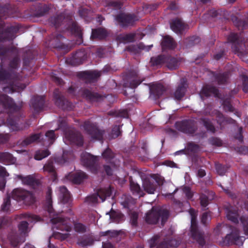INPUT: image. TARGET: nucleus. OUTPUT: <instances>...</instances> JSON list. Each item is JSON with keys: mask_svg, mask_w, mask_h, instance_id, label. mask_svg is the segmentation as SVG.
Masks as SVG:
<instances>
[{"mask_svg": "<svg viewBox=\"0 0 248 248\" xmlns=\"http://www.w3.org/2000/svg\"><path fill=\"white\" fill-rule=\"evenodd\" d=\"M163 183V178L160 175H154L149 180L143 182L144 189L149 194H153L158 186Z\"/></svg>", "mask_w": 248, "mask_h": 248, "instance_id": "f257e3e1", "label": "nucleus"}, {"mask_svg": "<svg viewBox=\"0 0 248 248\" xmlns=\"http://www.w3.org/2000/svg\"><path fill=\"white\" fill-rule=\"evenodd\" d=\"M110 189H101L97 192V196H93L90 198V201L93 203H97L103 202L105 200V197L109 196L110 195Z\"/></svg>", "mask_w": 248, "mask_h": 248, "instance_id": "f03ea898", "label": "nucleus"}, {"mask_svg": "<svg viewBox=\"0 0 248 248\" xmlns=\"http://www.w3.org/2000/svg\"><path fill=\"white\" fill-rule=\"evenodd\" d=\"M13 196L15 198H19L26 202H32L33 198L31 193L21 189H16L13 191Z\"/></svg>", "mask_w": 248, "mask_h": 248, "instance_id": "7ed1b4c3", "label": "nucleus"}, {"mask_svg": "<svg viewBox=\"0 0 248 248\" xmlns=\"http://www.w3.org/2000/svg\"><path fill=\"white\" fill-rule=\"evenodd\" d=\"M195 214H196V213L191 211L190 214L191 216V234L192 236L193 237L194 239H196L197 241H199V238H200V236H199V235H200V234L196 229Z\"/></svg>", "mask_w": 248, "mask_h": 248, "instance_id": "20e7f679", "label": "nucleus"}, {"mask_svg": "<svg viewBox=\"0 0 248 248\" xmlns=\"http://www.w3.org/2000/svg\"><path fill=\"white\" fill-rule=\"evenodd\" d=\"M170 27L172 30L177 33L183 30L185 25L180 19H176L171 22Z\"/></svg>", "mask_w": 248, "mask_h": 248, "instance_id": "39448f33", "label": "nucleus"}, {"mask_svg": "<svg viewBox=\"0 0 248 248\" xmlns=\"http://www.w3.org/2000/svg\"><path fill=\"white\" fill-rule=\"evenodd\" d=\"M59 191V199L63 203L68 202L70 196L67 189L65 187H62L60 188Z\"/></svg>", "mask_w": 248, "mask_h": 248, "instance_id": "423d86ee", "label": "nucleus"}, {"mask_svg": "<svg viewBox=\"0 0 248 248\" xmlns=\"http://www.w3.org/2000/svg\"><path fill=\"white\" fill-rule=\"evenodd\" d=\"M87 177L86 174L82 171L77 172L75 174L70 176V180L76 184H79Z\"/></svg>", "mask_w": 248, "mask_h": 248, "instance_id": "0eeeda50", "label": "nucleus"}, {"mask_svg": "<svg viewBox=\"0 0 248 248\" xmlns=\"http://www.w3.org/2000/svg\"><path fill=\"white\" fill-rule=\"evenodd\" d=\"M96 159V157H94L88 153H85L81 156L82 161L84 164L87 165L94 163Z\"/></svg>", "mask_w": 248, "mask_h": 248, "instance_id": "6e6552de", "label": "nucleus"}, {"mask_svg": "<svg viewBox=\"0 0 248 248\" xmlns=\"http://www.w3.org/2000/svg\"><path fill=\"white\" fill-rule=\"evenodd\" d=\"M158 217L154 210L147 214L146 219L149 223H156L158 221Z\"/></svg>", "mask_w": 248, "mask_h": 248, "instance_id": "1a4fd4ad", "label": "nucleus"}, {"mask_svg": "<svg viewBox=\"0 0 248 248\" xmlns=\"http://www.w3.org/2000/svg\"><path fill=\"white\" fill-rule=\"evenodd\" d=\"M135 35L133 33L129 34H121L118 37V40L122 42L126 43L132 41Z\"/></svg>", "mask_w": 248, "mask_h": 248, "instance_id": "9d476101", "label": "nucleus"}, {"mask_svg": "<svg viewBox=\"0 0 248 248\" xmlns=\"http://www.w3.org/2000/svg\"><path fill=\"white\" fill-rule=\"evenodd\" d=\"M106 35V31L102 29L94 30L92 32V37L94 38H103Z\"/></svg>", "mask_w": 248, "mask_h": 248, "instance_id": "9b49d317", "label": "nucleus"}, {"mask_svg": "<svg viewBox=\"0 0 248 248\" xmlns=\"http://www.w3.org/2000/svg\"><path fill=\"white\" fill-rule=\"evenodd\" d=\"M12 103V100L7 96L3 95L0 96V104H2L4 107H11Z\"/></svg>", "mask_w": 248, "mask_h": 248, "instance_id": "f8f14e48", "label": "nucleus"}, {"mask_svg": "<svg viewBox=\"0 0 248 248\" xmlns=\"http://www.w3.org/2000/svg\"><path fill=\"white\" fill-rule=\"evenodd\" d=\"M118 20L121 22L123 26L132 24L131 17L129 16L122 15V17L118 18Z\"/></svg>", "mask_w": 248, "mask_h": 248, "instance_id": "ddd939ff", "label": "nucleus"}, {"mask_svg": "<svg viewBox=\"0 0 248 248\" xmlns=\"http://www.w3.org/2000/svg\"><path fill=\"white\" fill-rule=\"evenodd\" d=\"M241 224L244 233L248 235V218L244 217L241 218Z\"/></svg>", "mask_w": 248, "mask_h": 248, "instance_id": "4468645a", "label": "nucleus"}, {"mask_svg": "<svg viewBox=\"0 0 248 248\" xmlns=\"http://www.w3.org/2000/svg\"><path fill=\"white\" fill-rule=\"evenodd\" d=\"M163 46H166L169 48H172L174 47L173 39L170 36L166 37L162 42Z\"/></svg>", "mask_w": 248, "mask_h": 248, "instance_id": "2eb2a0df", "label": "nucleus"}, {"mask_svg": "<svg viewBox=\"0 0 248 248\" xmlns=\"http://www.w3.org/2000/svg\"><path fill=\"white\" fill-rule=\"evenodd\" d=\"M49 155V152L46 150L42 151H38L36 152L34 158L36 160H40L47 156Z\"/></svg>", "mask_w": 248, "mask_h": 248, "instance_id": "dca6fc26", "label": "nucleus"}, {"mask_svg": "<svg viewBox=\"0 0 248 248\" xmlns=\"http://www.w3.org/2000/svg\"><path fill=\"white\" fill-rule=\"evenodd\" d=\"M19 231L21 234H24L28 231V223L27 222H22L19 225Z\"/></svg>", "mask_w": 248, "mask_h": 248, "instance_id": "f3484780", "label": "nucleus"}, {"mask_svg": "<svg viewBox=\"0 0 248 248\" xmlns=\"http://www.w3.org/2000/svg\"><path fill=\"white\" fill-rule=\"evenodd\" d=\"M130 187L133 192L138 193L140 197L142 196V194H140V186L137 183L131 182Z\"/></svg>", "mask_w": 248, "mask_h": 248, "instance_id": "a211bd4d", "label": "nucleus"}, {"mask_svg": "<svg viewBox=\"0 0 248 248\" xmlns=\"http://www.w3.org/2000/svg\"><path fill=\"white\" fill-rule=\"evenodd\" d=\"M237 214L232 211H229L227 214V217L228 219L231 220L233 222H237Z\"/></svg>", "mask_w": 248, "mask_h": 248, "instance_id": "6ab92c4d", "label": "nucleus"}, {"mask_svg": "<svg viewBox=\"0 0 248 248\" xmlns=\"http://www.w3.org/2000/svg\"><path fill=\"white\" fill-rule=\"evenodd\" d=\"M185 93V89L184 87L178 88L175 92V97L177 99H181Z\"/></svg>", "mask_w": 248, "mask_h": 248, "instance_id": "aec40b11", "label": "nucleus"}, {"mask_svg": "<svg viewBox=\"0 0 248 248\" xmlns=\"http://www.w3.org/2000/svg\"><path fill=\"white\" fill-rule=\"evenodd\" d=\"M110 217L115 221H119V219L122 218L123 215L119 213L111 212L110 215Z\"/></svg>", "mask_w": 248, "mask_h": 248, "instance_id": "412c9836", "label": "nucleus"}, {"mask_svg": "<svg viewBox=\"0 0 248 248\" xmlns=\"http://www.w3.org/2000/svg\"><path fill=\"white\" fill-rule=\"evenodd\" d=\"M52 221L53 223H56L57 222H62V223L63 225L66 226L65 229L66 230V231H69L70 227L67 225V221L65 220H64L63 219L59 217L57 219V220H56L55 219H53L52 220Z\"/></svg>", "mask_w": 248, "mask_h": 248, "instance_id": "4be33fe9", "label": "nucleus"}, {"mask_svg": "<svg viewBox=\"0 0 248 248\" xmlns=\"http://www.w3.org/2000/svg\"><path fill=\"white\" fill-rule=\"evenodd\" d=\"M39 137H40V135H38V134L34 135L32 136L31 137L29 138V139L28 140L27 143H31L33 141H35L38 139H39Z\"/></svg>", "mask_w": 248, "mask_h": 248, "instance_id": "5701e85b", "label": "nucleus"}, {"mask_svg": "<svg viewBox=\"0 0 248 248\" xmlns=\"http://www.w3.org/2000/svg\"><path fill=\"white\" fill-rule=\"evenodd\" d=\"M102 155L105 158H107L108 156L109 158H110L112 156V154L110 149L106 150L105 152H104Z\"/></svg>", "mask_w": 248, "mask_h": 248, "instance_id": "b1692460", "label": "nucleus"}, {"mask_svg": "<svg viewBox=\"0 0 248 248\" xmlns=\"http://www.w3.org/2000/svg\"><path fill=\"white\" fill-rule=\"evenodd\" d=\"M23 181L24 183H26L27 184L31 185L33 182V179L32 177L29 176L26 177Z\"/></svg>", "mask_w": 248, "mask_h": 248, "instance_id": "393cba45", "label": "nucleus"}, {"mask_svg": "<svg viewBox=\"0 0 248 248\" xmlns=\"http://www.w3.org/2000/svg\"><path fill=\"white\" fill-rule=\"evenodd\" d=\"M46 137L52 140L55 139V138L54 132L53 130H50L47 132L46 134Z\"/></svg>", "mask_w": 248, "mask_h": 248, "instance_id": "a878e982", "label": "nucleus"}, {"mask_svg": "<svg viewBox=\"0 0 248 248\" xmlns=\"http://www.w3.org/2000/svg\"><path fill=\"white\" fill-rule=\"evenodd\" d=\"M10 205L9 200L7 199L4 202V204L2 207V209L3 211H7L9 209V206Z\"/></svg>", "mask_w": 248, "mask_h": 248, "instance_id": "bb28decb", "label": "nucleus"}, {"mask_svg": "<svg viewBox=\"0 0 248 248\" xmlns=\"http://www.w3.org/2000/svg\"><path fill=\"white\" fill-rule=\"evenodd\" d=\"M8 175L7 172L5 169L2 167H0V176L6 177Z\"/></svg>", "mask_w": 248, "mask_h": 248, "instance_id": "cd10ccee", "label": "nucleus"}, {"mask_svg": "<svg viewBox=\"0 0 248 248\" xmlns=\"http://www.w3.org/2000/svg\"><path fill=\"white\" fill-rule=\"evenodd\" d=\"M75 229L77 231L82 232L84 230V227L81 224L79 223L75 225Z\"/></svg>", "mask_w": 248, "mask_h": 248, "instance_id": "c85d7f7f", "label": "nucleus"}, {"mask_svg": "<svg viewBox=\"0 0 248 248\" xmlns=\"http://www.w3.org/2000/svg\"><path fill=\"white\" fill-rule=\"evenodd\" d=\"M216 170H217V172L220 175H223L224 173H225L223 168L221 166H217L216 167Z\"/></svg>", "mask_w": 248, "mask_h": 248, "instance_id": "c756f323", "label": "nucleus"}, {"mask_svg": "<svg viewBox=\"0 0 248 248\" xmlns=\"http://www.w3.org/2000/svg\"><path fill=\"white\" fill-rule=\"evenodd\" d=\"M44 169L48 171H53L54 170V168H53V166H52L51 164H49L46 165L44 166Z\"/></svg>", "mask_w": 248, "mask_h": 248, "instance_id": "7c9ffc66", "label": "nucleus"}, {"mask_svg": "<svg viewBox=\"0 0 248 248\" xmlns=\"http://www.w3.org/2000/svg\"><path fill=\"white\" fill-rule=\"evenodd\" d=\"M201 203L202 206H205L208 203L207 199L206 197L201 198Z\"/></svg>", "mask_w": 248, "mask_h": 248, "instance_id": "2f4dec72", "label": "nucleus"}, {"mask_svg": "<svg viewBox=\"0 0 248 248\" xmlns=\"http://www.w3.org/2000/svg\"><path fill=\"white\" fill-rule=\"evenodd\" d=\"M210 218V216L207 213H205L203 214L202 217V221L203 223H205L206 220Z\"/></svg>", "mask_w": 248, "mask_h": 248, "instance_id": "473e14b6", "label": "nucleus"}, {"mask_svg": "<svg viewBox=\"0 0 248 248\" xmlns=\"http://www.w3.org/2000/svg\"><path fill=\"white\" fill-rule=\"evenodd\" d=\"M165 164L167 166H169L171 168L175 167V164L174 162L170 161L165 162Z\"/></svg>", "mask_w": 248, "mask_h": 248, "instance_id": "72a5a7b5", "label": "nucleus"}, {"mask_svg": "<svg viewBox=\"0 0 248 248\" xmlns=\"http://www.w3.org/2000/svg\"><path fill=\"white\" fill-rule=\"evenodd\" d=\"M205 175V170L203 169H200L198 171V175L200 177H203Z\"/></svg>", "mask_w": 248, "mask_h": 248, "instance_id": "f704fd0d", "label": "nucleus"}, {"mask_svg": "<svg viewBox=\"0 0 248 248\" xmlns=\"http://www.w3.org/2000/svg\"><path fill=\"white\" fill-rule=\"evenodd\" d=\"M66 138L69 139V140H72L73 142H76L78 139V137L75 135L72 136L71 137H66Z\"/></svg>", "mask_w": 248, "mask_h": 248, "instance_id": "c9c22d12", "label": "nucleus"}, {"mask_svg": "<svg viewBox=\"0 0 248 248\" xmlns=\"http://www.w3.org/2000/svg\"><path fill=\"white\" fill-rule=\"evenodd\" d=\"M30 217L31 221H38L40 220V218L37 216H32Z\"/></svg>", "mask_w": 248, "mask_h": 248, "instance_id": "e433bc0d", "label": "nucleus"}, {"mask_svg": "<svg viewBox=\"0 0 248 248\" xmlns=\"http://www.w3.org/2000/svg\"><path fill=\"white\" fill-rule=\"evenodd\" d=\"M116 130V133H113V136L116 137H118L120 133V132L119 127H115L114 129L113 130V131L114 130Z\"/></svg>", "mask_w": 248, "mask_h": 248, "instance_id": "4c0bfd02", "label": "nucleus"}, {"mask_svg": "<svg viewBox=\"0 0 248 248\" xmlns=\"http://www.w3.org/2000/svg\"><path fill=\"white\" fill-rule=\"evenodd\" d=\"M5 184V183L4 180L2 178H0V189H1L4 187Z\"/></svg>", "mask_w": 248, "mask_h": 248, "instance_id": "58836bf2", "label": "nucleus"}, {"mask_svg": "<svg viewBox=\"0 0 248 248\" xmlns=\"http://www.w3.org/2000/svg\"><path fill=\"white\" fill-rule=\"evenodd\" d=\"M46 201L48 203L49 205H50L51 204V197H50V192L49 191L47 193V196H46Z\"/></svg>", "mask_w": 248, "mask_h": 248, "instance_id": "ea45409f", "label": "nucleus"}, {"mask_svg": "<svg viewBox=\"0 0 248 248\" xmlns=\"http://www.w3.org/2000/svg\"><path fill=\"white\" fill-rule=\"evenodd\" d=\"M103 248H113V247L110 243H107L103 245Z\"/></svg>", "mask_w": 248, "mask_h": 248, "instance_id": "a19ab883", "label": "nucleus"}, {"mask_svg": "<svg viewBox=\"0 0 248 248\" xmlns=\"http://www.w3.org/2000/svg\"><path fill=\"white\" fill-rule=\"evenodd\" d=\"M238 237H240V239H241V240H240V242L239 243V242H238L237 241V240H236L235 238V240L236 241V243L237 244H242L243 241H244V237L243 236H241L240 235V234H238Z\"/></svg>", "mask_w": 248, "mask_h": 248, "instance_id": "79ce46f5", "label": "nucleus"}, {"mask_svg": "<svg viewBox=\"0 0 248 248\" xmlns=\"http://www.w3.org/2000/svg\"><path fill=\"white\" fill-rule=\"evenodd\" d=\"M106 171L107 172V173L108 174V175H111V169L109 168V167H107L106 169Z\"/></svg>", "mask_w": 248, "mask_h": 248, "instance_id": "37998d69", "label": "nucleus"}, {"mask_svg": "<svg viewBox=\"0 0 248 248\" xmlns=\"http://www.w3.org/2000/svg\"><path fill=\"white\" fill-rule=\"evenodd\" d=\"M243 90L246 93L248 92V84L243 87Z\"/></svg>", "mask_w": 248, "mask_h": 248, "instance_id": "c03bdc74", "label": "nucleus"}, {"mask_svg": "<svg viewBox=\"0 0 248 248\" xmlns=\"http://www.w3.org/2000/svg\"><path fill=\"white\" fill-rule=\"evenodd\" d=\"M93 74L94 75L95 77H99L100 75V72L97 71H93Z\"/></svg>", "mask_w": 248, "mask_h": 248, "instance_id": "a18cd8bd", "label": "nucleus"}, {"mask_svg": "<svg viewBox=\"0 0 248 248\" xmlns=\"http://www.w3.org/2000/svg\"><path fill=\"white\" fill-rule=\"evenodd\" d=\"M186 190H187V192H186V194L187 196L189 198L191 197V194L189 192V189L187 188Z\"/></svg>", "mask_w": 248, "mask_h": 248, "instance_id": "49530a36", "label": "nucleus"}, {"mask_svg": "<svg viewBox=\"0 0 248 248\" xmlns=\"http://www.w3.org/2000/svg\"><path fill=\"white\" fill-rule=\"evenodd\" d=\"M133 223H134L135 220H136L137 218V214L135 213L133 215Z\"/></svg>", "mask_w": 248, "mask_h": 248, "instance_id": "de8ad7c7", "label": "nucleus"}, {"mask_svg": "<svg viewBox=\"0 0 248 248\" xmlns=\"http://www.w3.org/2000/svg\"><path fill=\"white\" fill-rule=\"evenodd\" d=\"M212 91L213 92V93L214 94V95H217V89H212Z\"/></svg>", "mask_w": 248, "mask_h": 248, "instance_id": "09e8293b", "label": "nucleus"}, {"mask_svg": "<svg viewBox=\"0 0 248 248\" xmlns=\"http://www.w3.org/2000/svg\"><path fill=\"white\" fill-rule=\"evenodd\" d=\"M141 81H138L137 82V83H136L135 84V83H133V86H134V87H136L137 86H138V85H139V84L141 83Z\"/></svg>", "mask_w": 248, "mask_h": 248, "instance_id": "8fccbe9b", "label": "nucleus"}, {"mask_svg": "<svg viewBox=\"0 0 248 248\" xmlns=\"http://www.w3.org/2000/svg\"><path fill=\"white\" fill-rule=\"evenodd\" d=\"M168 67H169V68H170V69H175V68L177 67V66H171V65H169L168 66Z\"/></svg>", "mask_w": 248, "mask_h": 248, "instance_id": "3c124183", "label": "nucleus"}, {"mask_svg": "<svg viewBox=\"0 0 248 248\" xmlns=\"http://www.w3.org/2000/svg\"><path fill=\"white\" fill-rule=\"evenodd\" d=\"M205 126H206V127L207 128V129H209V130H212V128H211V127H210V126H208L207 125H205Z\"/></svg>", "mask_w": 248, "mask_h": 248, "instance_id": "603ef678", "label": "nucleus"}, {"mask_svg": "<svg viewBox=\"0 0 248 248\" xmlns=\"http://www.w3.org/2000/svg\"><path fill=\"white\" fill-rule=\"evenodd\" d=\"M140 49H145V48L144 47H143V46H141L140 47Z\"/></svg>", "mask_w": 248, "mask_h": 248, "instance_id": "864d4df0", "label": "nucleus"}, {"mask_svg": "<svg viewBox=\"0 0 248 248\" xmlns=\"http://www.w3.org/2000/svg\"><path fill=\"white\" fill-rule=\"evenodd\" d=\"M165 215H168V213H167V212H166V213H165Z\"/></svg>", "mask_w": 248, "mask_h": 248, "instance_id": "5fc2aeb1", "label": "nucleus"}, {"mask_svg": "<svg viewBox=\"0 0 248 248\" xmlns=\"http://www.w3.org/2000/svg\"><path fill=\"white\" fill-rule=\"evenodd\" d=\"M4 90H5V92H7L6 89H5Z\"/></svg>", "mask_w": 248, "mask_h": 248, "instance_id": "6e6d98bb", "label": "nucleus"}, {"mask_svg": "<svg viewBox=\"0 0 248 248\" xmlns=\"http://www.w3.org/2000/svg\"><path fill=\"white\" fill-rule=\"evenodd\" d=\"M233 1H234V0H230L231 2H233Z\"/></svg>", "mask_w": 248, "mask_h": 248, "instance_id": "4d7b16f0", "label": "nucleus"}, {"mask_svg": "<svg viewBox=\"0 0 248 248\" xmlns=\"http://www.w3.org/2000/svg\"><path fill=\"white\" fill-rule=\"evenodd\" d=\"M12 245L14 246H16V245H14V244H12Z\"/></svg>", "mask_w": 248, "mask_h": 248, "instance_id": "13d9d810", "label": "nucleus"}]
</instances>
